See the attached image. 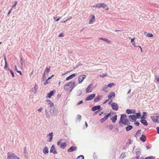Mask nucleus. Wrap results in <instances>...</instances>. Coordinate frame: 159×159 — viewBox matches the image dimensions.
<instances>
[{"instance_id": "1", "label": "nucleus", "mask_w": 159, "mask_h": 159, "mask_svg": "<svg viewBox=\"0 0 159 159\" xmlns=\"http://www.w3.org/2000/svg\"><path fill=\"white\" fill-rule=\"evenodd\" d=\"M75 82L70 81L66 83L64 87V90L66 91L70 92L75 87Z\"/></svg>"}, {"instance_id": "2", "label": "nucleus", "mask_w": 159, "mask_h": 159, "mask_svg": "<svg viewBox=\"0 0 159 159\" xmlns=\"http://www.w3.org/2000/svg\"><path fill=\"white\" fill-rule=\"evenodd\" d=\"M120 125L123 124L125 125H128L130 124L129 120H128L126 115L123 114L121 115V117L119 121Z\"/></svg>"}, {"instance_id": "3", "label": "nucleus", "mask_w": 159, "mask_h": 159, "mask_svg": "<svg viewBox=\"0 0 159 159\" xmlns=\"http://www.w3.org/2000/svg\"><path fill=\"white\" fill-rule=\"evenodd\" d=\"M62 139H60L57 142V145L58 146L60 145V148H65L67 145V143L66 142L62 143Z\"/></svg>"}, {"instance_id": "4", "label": "nucleus", "mask_w": 159, "mask_h": 159, "mask_svg": "<svg viewBox=\"0 0 159 159\" xmlns=\"http://www.w3.org/2000/svg\"><path fill=\"white\" fill-rule=\"evenodd\" d=\"M151 118L154 122L155 123L159 121V113L155 114L151 117Z\"/></svg>"}, {"instance_id": "5", "label": "nucleus", "mask_w": 159, "mask_h": 159, "mask_svg": "<svg viewBox=\"0 0 159 159\" xmlns=\"http://www.w3.org/2000/svg\"><path fill=\"white\" fill-rule=\"evenodd\" d=\"M86 75H81L78 77V81L79 84L82 83L84 80L86 78Z\"/></svg>"}, {"instance_id": "6", "label": "nucleus", "mask_w": 159, "mask_h": 159, "mask_svg": "<svg viewBox=\"0 0 159 159\" xmlns=\"http://www.w3.org/2000/svg\"><path fill=\"white\" fill-rule=\"evenodd\" d=\"M111 106L112 109L114 110L117 111L118 109V106L117 104L115 102L112 103Z\"/></svg>"}, {"instance_id": "7", "label": "nucleus", "mask_w": 159, "mask_h": 159, "mask_svg": "<svg viewBox=\"0 0 159 159\" xmlns=\"http://www.w3.org/2000/svg\"><path fill=\"white\" fill-rule=\"evenodd\" d=\"M129 119L130 121H135L136 120V117L135 115H129Z\"/></svg>"}, {"instance_id": "8", "label": "nucleus", "mask_w": 159, "mask_h": 159, "mask_svg": "<svg viewBox=\"0 0 159 159\" xmlns=\"http://www.w3.org/2000/svg\"><path fill=\"white\" fill-rule=\"evenodd\" d=\"M92 85V84H91L86 88V93H89L92 91L93 88L91 87Z\"/></svg>"}, {"instance_id": "9", "label": "nucleus", "mask_w": 159, "mask_h": 159, "mask_svg": "<svg viewBox=\"0 0 159 159\" xmlns=\"http://www.w3.org/2000/svg\"><path fill=\"white\" fill-rule=\"evenodd\" d=\"M95 96V94H92L88 96L86 98V101L90 100L93 99Z\"/></svg>"}, {"instance_id": "10", "label": "nucleus", "mask_w": 159, "mask_h": 159, "mask_svg": "<svg viewBox=\"0 0 159 159\" xmlns=\"http://www.w3.org/2000/svg\"><path fill=\"white\" fill-rule=\"evenodd\" d=\"M15 155L13 153L8 152L7 155V159H13L14 158L13 157H14Z\"/></svg>"}, {"instance_id": "11", "label": "nucleus", "mask_w": 159, "mask_h": 159, "mask_svg": "<svg viewBox=\"0 0 159 159\" xmlns=\"http://www.w3.org/2000/svg\"><path fill=\"white\" fill-rule=\"evenodd\" d=\"M115 97V93L114 92H111L108 95L107 97L109 99H111L112 97L114 98Z\"/></svg>"}, {"instance_id": "12", "label": "nucleus", "mask_w": 159, "mask_h": 159, "mask_svg": "<svg viewBox=\"0 0 159 159\" xmlns=\"http://www.w3.org/2000/svg\"><path fill=\"white\" fill-rule=\"evenodd\" d=\"M56 92L55 90H53V91H51L48 94L47 97L50 98L51 96L54 95V93Z\"/></svg>"}, {"instance_id": "13", "label": "nucleus", "mask_w": 159, "mask_h": 159, "mask_svg": "<svg viewBox=\"0 0 159 159\" xmlns=\"http://www.w3.org/2000/svg\"><path fill=\"white\" fill-rule=\"evenodd\" d=\"M76 75V74H73L70 75L69 76L67 77L66 78V80H68L70 79H72L73 78L75 77Z\"/></svg>"}, {"instance_id": "14", "label": "nucleus", "mask_w": 159, "mask_h": 159, "mask_svg": "<svg viewBox=\"0 0 159 159\" xmlns=\"http://www.w3.org/2000/svg\"><path fill=\"white\" fill-rule=\"evenodd\" d=\"M47 104L49 105V107H52L54 106L53 103L50 100H47L46 101Z\"/></svg>"}, {"instance_id": "15", "label": "nucleus", "mask_w": 159, "mask_h": 159, "mask_svg": "<svg viewBox=\"0 0 159 159\" xmlns=\"http://www.w3.org/2000/svg\"><path fill=\"white\" fill-rule=\"evenodd\" d=\"M38 89V86L37 85H36L34 87L32 88L31 89L32 92L35 93L36 92L37 89Z\"/></svg>"}, {"instance_id": "16", "label": "nucleus", "mask_w": 159, "mask_h": 159, "mask_svg": "<svg viewBox=\"0 0 159 159\" xmlns=\"http://www.w3.org/2000/svg\"><path fill=\"white\" fill-rule=\"evenodd\" d=\"M102 7L106 11H107L109 9L108 7L104 3H102Z\"/></svg>"}, {"instance_id": "17", "label": "nucleus", "mask_w": 159, "mask_h": 159, "mask_svg": "<svg viewBox=\"0 0 159 159\" xmlns=\"http://www.w3.org/2000/svg\"><path fill=\"white\" fill-rule=\"evenodd\" d=\"M91 16H92V17L91 18V19H90L89 20V24H92V23H93V22H94L95 20V16L93 15H92Z\"/></svg>"}, {"instance_id": "18", "label": "nucleus", "mask_w": 159, "mask_h": 159, "mask_svg": "<svg viewBox=\"0 0 159 159\" xmlns=\"http://www.w3.org/2000/svg\"><path fill=\"white\" fill-rule=\"evenodd\" d=\"M58 110H53L52 112L51 113V115L52 116H57V112Z\"/></svg>"}, {"instance_id": "19", "label": "nucleus", "mask_w": 159, "mask_h": 159, "mask_svg": "<svg viewBox=\"0 0 159 159\" xmlns=\"http://www.w3.org/2000/svg\"><path fill=\"white\" fill-rule=\"evenodd\" d=\"M101 106L100 105L94 106L92 108V110L93 111H95L98 109H100Z\"/></svg>"}, {"instance_id": "20", "label": "nucleus", "mask_w": 159, "mask_h": 159, "mask_svg": "<svg viewBox=\"0 0 159 159\" xmlns=\"http://www.w3.org/2000/svg\"><path fill=\"white\" fill-rule=\"evenodd\" d=\"M140 152L139 151H138L136 152V157H133V158L137 159H139V157L140 154Z\"/></svg>"}, {"instance_id": "21", "label": "nucleus", "mask_w": 159, "mask_h": 159, "mask_svg": "<svg viewBox=\"0 0 159 159\" xmlns=\"http://www.w3.org/2000/svg\"><path fill=\"white\" fill-rule=\"evenodd\" d=\"M140 122L143 125L145 126H147L148 125L147 121L145 120H141Z\"/></svg>"}, {"instance_id": "22", "label": "nucleus", "mask_w": 159, "mask_h": 159, "mask_svg": "<svg viewBox=\"0 0 159 159\" xmlns=\"http://www.w3.org/2000/svg\"><path fill=\"white\" fill-rule=\"evenodd\" d=\"M117 116L116 115H115L111 118V119L112 120V122L114 123L117 120Z\"/></svg>"}, {"instance_id": "23", "label": "nucleus", "mask_w": 159, "mask_h": 159, "mask_svg": "<svg viewBox=\"0 0 159 159\" xmlns=\"http://www.w3.org/2000/svg\"><path fill=\"white\" fill-rule=\"evenodd\" d=\"M48 136L50 137V138H49V141H52L53 138V133L51 132L49 133L48 134Z\"/></svg>"}, {"instance_id": "24", "label": "nucleus", "mask_w": 159, "mask_h": 159, "mask_svg": "<svg viewBox=\"0 0 159 159\" xmlns=\"http://www.w3.org/2000/svg\"><path fill=\"white\" fill-rule=\"evenodd\" d=\"M133 127L132 125H129L126 127V130L127 131H129L132 129Z\"/></svg>"}, {"instance_id": "25", "label": "nucleus", "mask_w": 159, "mask_h": 159, "mask_svg": "<svg viewBox=\"0 0 159 159\" xmlns=\"http://www.w3.org/2000/svg\"><path fill=\"white\" fill-rule=\"evenodd\" d=\"M145 136L143 134L142 135L141 137L140 138V140L143 142H145L146 141V140L145 139Z\"/></svg>"}, {"instance_id": "26", "label": "nucleus", "mask_w": 159, "mask_h": 159, "mask_svg": "<svg viewBox=\"0 0 159 159\" xmlns=\"http://www.w3.org/2000/svg\"><path fill=\"white\" fill-rule=\"evenodd\" d=\"M99 39H101L102 40L104 41H105L108 43H110L111 42V41L110 40H109L108 39H107L105 38H99Z\"/></svg>"}, {"instance_id": "27", "label": "nucleus", "mask_w": 159, "mask_h": 159, "mask_svg": "<svg viewBox=\"0 0 159 159\" xmlns=\"http://www.w3.org/2000/svg\"><path fill=\"white\" fill-rule=\"evenodd\" d=\"M126 156V152H124L122 153L120 156V158H123Z\"/></svg>"}, {"instance_id": "28", "label": "nucleus", "mask_w": 159, "mask_h": 159, "mask_svg": "<svg viewBox=\"0 0 159 159\" xmlns=\"http://www.w3.org/2000/svg\"><path fill=\"white\" fill-rule=\"evenodd\" d=\"M107 86L105 85L104 86L103 88L102 89V90L103 91L106 92H108V91L107 90L108 88Z\"/></svg>"}, {"instance_id": "29", "label": "nucleus", "mask_w": 159, "mask_h": 159, "mask_svg": "<svg viewBox=\"0 0 159 159\" xmlns=\"http://www.w3.org/2000/svg\"><path fill=\"white\" fill-rule=\"evenodd\" d=\"M115 85L114 83H110L107 85L108 87L111 88L113 86H115Z\"/></svg>"}, {"instance_id": "30", "label": "nucleus", "mask_w": 159, "mask_h": 159, "mask_svg": "<svg viewBox=\"0 0 159 159\" xmlns=\"http://www.w3.org/2000/svg\"><path fill=\"white\" fill-rule=\"evenodd\" d=\"M15 69L17 73H19L20 74V75H22V73L20 71L18 70L17 68V66L16 65L15 66Z\"/></svg>"}, {"instance_id": "31", "label": "nucleus", "mask_w": 159, "mask_h": 159, "mask_svg": "<svg viewBox=\"0 0 159 159\" xmlns=\"http://www.w3.org/2000/svg\"><path fill=\"white\" fill-rule=\"evenodd\" d=\"M135 114H136L135 116L136 117V118H137L138 119H139L141 115L140 113H135Z\"/></svg>"}, {"instance_id": "32", "label": "nucleus", "mask_w": 159, "mask_h": 159, "mask_svg": "<svg viewBox=\"0 0 159 159\" xmlns=\"http://www.w3.org/2000/svg\"><path fill=\"white\" fill-rule=\"evenodd\" d=\"M141 130H139L138 131L136 134V137H138L139 135L141 134Z\"/></svg>"}, {"instance_id": "33", "label": "nucleus", "mask_w": 159, "mask_h": 159, "mask_svg": "<svg viewBox=\"0 0 159 159\" xmlns=\"http://www.w3.org/2000/svg\"><path fill=\"white\" fill-rule=\"evenodd\" d=\"M100 100V98L99 97H97L95 98L94 100V102H99Z\"/></svg>"}, {"instance_id": "34", "label": "nucleus", "mask_w": 159, "mask_h": 159, "mask_svg": "<svg viewBox=\"0 0 159 159\" xmlns=\"http://www.w3.org/2000/svg\"><path fill=\"white\" fill-rule=\"evenodd\" d=\"M50 67L49 66L48 68L47 67L45 69V72H47V73H48L50 71Z\"/></svg>"}, {"instance_id": "35", "label": "nucleus", "mask_w": 159, "mask_h": 159, "mask_svg": "<svg viewBox=\"0 0 159 159\" xmlns=\"http://www.w3.org/2000/svg\"><path fill=\"white\" fill-rule=\"evenodd\" d=\"M146 36L149 37H152L153 35L152 33H148L147 34Z\"/></svg>"}, {"instance_id": "36", "label": "nucleus", "mask_w": 159, "mask_h": 159, "mask_svg": "<svg viewBox=\"0 0 159 159\" xmlns=\"http://www.w3.org/2000/svg\"><path fill=\"white\" fill-rule=\"evenodd\" d=\"M155 158V157L150 156V157H146L144 159H154Z\"/></svg>"}, {"instance_id": "37", "label": "nucleus", "mask_w": 159, "mask_h": 159, "mask_svg": "<svg viewBox=\"0 0 159 159\" xmlns=\"http://www.w3.org/2000/svg\"><path fill=\"white\" fill-rule=\"evenodd\" d=\"M102 3H99L96 4V7L98 8H100L101 7H102Z\"/></svg>"}, {"instance_id": "38", "label": "nucleus", "mask_w": 159, "mask_h": 159, "mask_svg": "<svg viewBox=\"0 0 159 159\" xmlns=\"http://www.w3.org/2000/svg\"><path fill=\"white\" fill-rule=\"evenodd\" d=\"M84 157L83 155H81L77 157L76 159H84Z\"/></svg>"}, {"instance_id": "39", "label": "nucleus", "mask_w": 159, "mask_h": 159, "mask_svg": "<svg viewBox=\"0 0 159 159\" xmlns=\"http://www.w3.org/2000/svg\"><path fill=\"white\" fill-rule=\"evenodd\" d=\"M111 113H108L107 115L106 116L103 118L106 120L109 117V116L110 115Z\"/></svg>"}, {"instance_id": "40", "label": "nucleus", "mask_w": 159, "mask_h": 159, "mask_svg": "<svg viewBox=\"0 0 159 159\" xmlns=\"http://www.w3.org/2000/svg\"><path fill=\"white\" fill-rule=\"evenodd\" d=\"M131 111L132 110L129 109H127L126 111V113L128 114H131Z\"/></svg>"}, {"instance_id": "41", "label": "nucleus", "mask_w": 159, "mask_h": 159, "mask_svg": "<svg viewBox=\"0 0 159 159\" xmlns=\"http://www.w3.org/2000/svg\"><path fill=\"white\" fill-rule=\"evenodd\" d=\"M108 127L109 129H110L111 130L113 128V126L112 125H108Z\"/></svg>"}, {"instance_id": "42", "label": "nucleus", "mask_w": 159, "mask_h": 159, "mask_svg": "<svg viewBox=\"0 0 159 159\" xmlns=\"http://www.w3.org/2000/svg\"><path fill=\"white\" fill-rule=\"evenodd\" d=\"M48 150H43V152L45 154L48 153Z\"/></svg>"}, {"instance_id": "43", "label": "nucleus", "mask_w": 159, "mask_h": 159, "mask_svg": "<svg viewBox=\"0 0 159 159\" xmlns=\"http://www.w3.org/2000/svg\"><path fill=\"white\" fill-rule=\"evenodd\" d=\"M57 18V17H54V20L55 21H58L60 19V18H61V17H60V18Z\"/></svg>"}, {"instance_id": "44", "label": "nucleus", "mask_w": 159, "mask_h": 159, "mask_svg": "<svg viewBox=\"0 0 159 159\" xmlns=\"http://www.w3.org/2000/svg\"><path fill=\"white\" fill-rule=\"evenodd\" d=\"M9 70L12 77H14V73L11 70L9 69Z\"/></svg>"}, {"instance_id": "45", "label": "nucleus", "mask_w": 159, "mask_h": 159, "mask_svg": "<svg viewBox=\"0 0 159 159\" xmlns=\"http://www.w3.org/2000/svg\"><path fill=\"white\" fill-rule=\"evenodd\" d=\"M77 148L76 147L73 146L71 147L69 149H76Z\"/></svg>"}, {"instance_id": "46", "label": "nucleus", "mask_w": 159, "mask_h": 159, "mask_svg": "<svg viewBox=\"0 0 159 159\" xmlns=\"http://www.w3.org/2000/svg\"><path fill=\"white\" fill-rule=\"evenodd\" d=\"M93 156L94 159H97L98 157L97 156V155H96L95 153H94Z\"/></svg>"}, {"instance_id": "47", "label": "nucleus", "mask_w": 159, "mask_h": 159, "mask_svg": "<svg viewBox=\"0 0 159 159\" xmlns=\"http://www.w3.org/2000/svg\"><path fill=\"white\" fill-rule=\"evenodd\" d=\"M77 118L78 119L80 120L81 119V116L80 115H78L77 116Z\"/></svg>"}, {"instance_id": "48", "label": "nucleus", "mask_w": 159, "mask_h": 159, "mask_svg": "<svg viewBox=\"0 0 159 159\" xmlns=\"http://www.w3.org/2000/svg\"><path fill=\"white\" fill-rule=\"evenodd\" d=\"M8 66V65L7 64H5V66H4V69L5 70H7V68Z\"/></svg>"}, {"instance_id": "49", "label": "nucleus", "mask_w": 159, "mask_h": 159, "mask_svg": "<svg viewBox=\"0 0 159 159\" xmlns=\"http://www.w3.org/2000/svg\"><path fill=\"white\" fill-rule=\"evenodd\" d=\"M105 120H106L105 119H104L103 118L101 119L100 120V121L101 123H103V122H104Z\"/></svg>"}, {"instance_id": "50", "label": "nucleus", "mask_w": 159, "mask_h": 159, "mask_svg": "<svg viewBox=\"0 0 159 159\" xmlns=\"http://www.w3.org/2000/svg\"><path fill=\"white\" fill-rule=\"evenodd\" d=\"M13 158H14L13 159H20L19 157H18L16 155L14 156V157H13Z\"/></svg>"}, {"instance_id": "51", "label": "nucleus", "mask_w": 159, "mask_h": 159, "mask_svg": "<svg viewBox=\"0 0 159 159\" xmlns=\"http://www.w3.org/2000/svg\"><path fill=\"white\" fill-rule=\"evenodd\" d=\"M134 124L137 126H139V123L138 122H136L134 123Z\"/></svg>"}, {"instance_id": "52", "label": "nucleus", "mask_w": 159, "mask_h": 159, "mask_svg": "<svg viewBox=\"0 0 159 159\" xmlns=\"http://www.w3.org/2000/svg\"><path fill=\"white\" fill-rule=\"evenodd\" d=\"M64 36V34L62 33H61L59 35V37H62Z\"/></svg>"}, {"instance_id": "53", "label": "nucleus", "mask_w": 159, "mask_h": 159, "mask_svg": "<svg viewBox=\"0 0 159 159\" xmlns=\"http://www.w3.org/2000/svg\"><path fill=\"white\" fill-rule=\"evenodd\" d=\"M48 79H47V80H46V81H45V82H44V84L45 85H46L47 84H48Z\"/></svg>"}, {"instance_id": "54", "label": "nucleus", "mask_w": 159, "mask_h": 159, "mask_svg": "<svg viewBox=\"0 0 159 159\" xmlns=\"http://www.w3.org/2000/svg\"><path fill=\"white\" fill-rule=\"evenodd\" d=\"M15 4H14V5L12 7V8H13L14 7H15L16 6V5L17 3V1H15Z\"/></svg>"}, {"instance_id": "55", "label": "nucleus", "mask_w": 159, "mask_h": 159, "mask_svg": "<svg viewBox=\"0 0 159 159\" xmlns=\"http://www.w3.org/2000/svg\"><path fill=\"white\" fill-rule=\"evenodd\" d=\"M83 103V101H79L78 103H77V105H80Z\"/></svg>"}, {"instance_id": "56", "label": "nucleus", "mask_w": 159, "mask_h": 159, "mask_svg": "<svg viewBox=\"0 0 159 159\" xmlns=\"http://www.w3.org/2000/svg\"><path fill=\"white\" fill-rule=\"evenodd\" d=\"M76 150H67V151L68 152H71L72 151H74Z\"/></svg>"}, {"instance_id": "57", "label": "nucleus", "mask_w": 159, "mask_h": 159, "mask_svg": "<svg viewBox=\"0 0 159 159\" xmlns=\"http://www.w3.org/2000/svg\"><path fill=\"white\" fill-rule=\"evenodd\" d=\"M134 39H135L134 38L131 39V43H133V42H134Z\"/></svg>"}, {"instance_id": "58", "label": "nucleus", "mask_w": 159, "mask_h": 159, "mask_svg": "<svg viewBox=\"0 0 159 159\" xmlns=\"http://www.w3.org/2000/svg\"><path fill=\"white\" fill-rule=\"evenodd\" d=\"M146 148H147V149H149L150 148H151V147L150 146H146Z\"/></svg>"}, {"instance_id": "59", "label": "nucleus", "mask_w": 159, "mask_h": 159, "mask_svg": "<svg viewBox=\"0 0 159 159\" xmlns=\"http://www.w3.org/2000/svg\"><path fill=\"white\" fill-rule=\"evenodd\" d=\"M24 153H25V156H26V155H27L28 154L27 152H26L27 150H24Z\"/></svg>"}, {"instance_id": "60", "label": "nucleus", "mask_w": 159, "mask_h": 159, "mask_svg": "<svg viewBox=\"0 0 159 159\" xmlns=\"http://www.w3.org/2000/svg\"><path fill=\"white\" fill-rule=\"evenodd\" d=\"M43 110V108L42 107H41L40 108V109H39L38 111L39 112H41V111L42 110Z\"/></svg>"}, {"instance_id": "61", "label": "nucleus", "mask_w": 159, "mask_h": 159, "mask_svg": "<svg viewBox=\"0 0 159 159\" xmlns=\"http://www.w3.org/2000/svg\"><path fill=\"white\" fill-rule=\"evenodd\" d=\"M109 100V99H107L106 100L103 102V104H105L106 103H107L108 101V100Z\"/></svg>"}, {"instance_id": "62", "label": "nucleus", "mask_w": 159, "mask_h": 159, "mask_svg": "<svg viewBox=\"0 0 159 159\" xmlns=\"http://www.w3.org/2000/svg\"><path fill=\"white\" fill-rule=\"evenodd\" d=\"M157 133L159 134V127H158L157 128Z\"/></svg>"}, {"instance_id": "63", "label": "nucleus", "mask_w": 159, "mask_h": 159, "mask_svg": "<svg viewBox=\"0 0 159 159\" xmlns=\"http://www.w3.org/2000/svg\"><path fill=\"white\" fill-rule=\"evenodd\" d=\"M12 8L8 12V14H7V15L8 16L10 14V13H11V10H12Z\"/></svg>"}, {"instance_id": "64", "label": "nucleus", "mask_w": 159, "mask_h": 159, "mask_svg": "<svg viewBox=\"0 0 159 159\" xmlns=\"http://www.w3.org/2000/svg\"><path fill=\"white\" fill-rule=\"evenodd\" d=\"M145 117L144 116V115H143L141 118V120H143L144 119H145Z\"/></svg>"}]
</instances>
